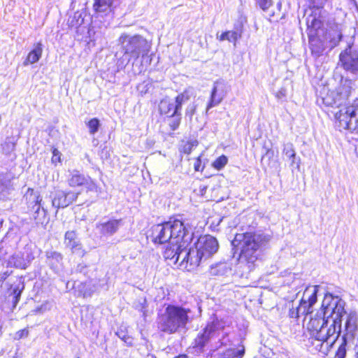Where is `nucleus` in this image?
<instances>
[{"instance_id":"nucleus-32","label":"nucleus","mask_w":358,"mask_h":358,"mask_svg":"<svg viewBox=\"0 0 358 358\" xmlns=\"http://www.w3.org/2000/svg\"><path fill=\"white\" fill-rule=\"evenodd\" d=\"M227 270V264L225 263H217L215 265L210 266V272L212 275H222L224 274Z\"/></svg>"},{"instance_id":"nucleus-34","label":"nucleus","mask_w":358,"mask_h":358,"mask_svg":"<svg viewBox=\"0 0 358 358\" xmlns=\"http://www.w3.org/2000/svg\"><path fill=\"white\" fill-rule=\"evenodd\" d=\"M87 124L89 127L90 133L91 134H94L96 132H97L100 126L99 120L97 118H93L90 120Z\"/></svg>"},{"instance_id":"nucleus-24","label":"nucleus","mask_w":358,"mask_h":358,"mask_svg":"<svg viewBox=\"0 0 358 358\" xmlns=\"http://www.w3.org/2000/svg\"><path fill=\"white\" fill-rule=\"evenodd\" d=\"M43 52V45L41 42L37 43L34 48L28 54L26 60L24 62V65L27 66L29 64H34L39 60Z\"/></svg>"},{"instance_id":"nucleus-4","label":"nucleus","mask_w":358,"mask_h":358,"mask_svg":"<svg viewBox=\"0 0 358 358\" xmlns=\"http://www.w3.org/2000/svg\"><path fill=\"white\" fill-rule=\"evenodd\" d=\"M358 315L350 310L345 315L342 327L343 343L339 346L335 358H358Z\"/></svg>"},{"instance_id":"nucleus-45","label":"nucleus","mask_w":358,"mask_h":358,"mask_svg":"<svg viewBox=\"0 0 358 358\" xmlns=\"http://www.w3.org/2000/svg\"><path fill=\"white\" fill-rule=\"evenodd\" d=\"M289 315L292 318H298V317H299V313H296V308H294V306H292L289 309Z\"/></svg>"},{"instance_id":"nucleus-21","label":"nucleus","mask_w":358,"mask_h":358,"mask_svg":"<svg viewBox=\"0 0 358 358\" xmlns=\"http://www.w3.org/2000/svg\"><path fill=\"white\" fill-rule=\"evenodd\" d=\"M206 259L201 255V253L198 250V248L194 245V248H190L188 250V262L190 266H198Z\"/></svg>"},{"instance_id":"nucleus-33","label":"nucleus","mask_w":358,"mask_h":358,"mask_svg":"<svg viewBox=\"0 0 358 358\" xmlns=\"http://www.w3.org/2000/svg\"><path fill=\"white\" fill-rule=\"evenodd\" d=\"M227 157L222 155L213 162V166L217 170H221L225 166V165L227 164Z\"/></svg>"},{"instance_id":"nucleus-47","label":"nucleus","mask_w":358,"mask_h":358,"mask_svg":"<svg viewBox=\"0 0 358 358\" xmlns=\"http://www.w3.org/2000/svg\"><path fill=\"white\" fill-rule=\"evenodd\" d=\"M200 164H201V160H200V159L198 158L196 163L194 164V169L196 171H199Z\"/></svg>"},{"instance_id":"nucleus-29","label":"nucleus","mask_w":358,"mask_h":358,"mask_svg":"<svg viewBox=\"0 0 358 358\" xmlns=\"http://www.w3.org/2000/svg\"><path fill=\"white\" fill-rule=\"evenodd\" d=\"M308 33H314L316 35V31L321 27V21L315 16L309 15L306 18Z\"/></svg>"},{"instance_id":"nucleus-22","label":"nucleus","mask_w":358,"mask_h":358,"mask_svg":"<svg viewBox=\"0 0 358 358\" xmlns=\"http://www.w3.org/2000/svg\"><path fill=\"white\" fill-rule=\"evenodd\" d=\"M46 257L48 263L51 268L55 271L59 270L63 259L62 255L55 251H50L46 252Z\"/></svg>"},{"instance_id":"nucleus-5","label":"nucleus","mask_w":358,"mask_h":358,"mask_svg":"<svg viewBox=\"0 0 358 358\" xmlns=\"http://www.w3.org/2000/svg\"><path fill=\"white\" fill-rule=\"evenodd\" d=\"M190 313L189 308L169 304L158 316V328L161 331L169 334L180 332L186 329L187 324L191 321Z\"/></svg>"},{"instance_id":"nucleus-3","label":"nucleus","mask_w":358,"mask_h":358,"mask_svg":"<svg viewBox=\"0 0 358 358\" xmlns=\"http://www.w3.org/2000/svg\"><path fill=\"white\" fill-rule=\"evenodd\" d=\"M268 241V238L264 235L244 233L236 234L231 244L241 250V262L245 264L248 270L252 271L259 259L262 247Z\"/></svg>"},{"instance_id":"nucleus-14","label":"nucleus","mask_w":358,"mask_h":358,"mask_svg":"<svg viewBox=\"0 0 358 358\" xmlns=\"http://www.w3.org/2000/svg\"><path fill=\"white\" fill-rule=\"evenodd\" d=\"M68 183L72 187L87 186L90 189L94 186V182L89 178H86L76 170H73L70 173Z\"/></svg>"},{"instance_id":"nucleus-2","label":"nucleus","mask_w":358,"mask_h":358,"mask_svg":"<svg viewBox=\"0 0 358 358\" xmlns=\"http://www.w3.org/2000/svg\"><path fill=\"white\" fill-rule=\"evenodd\" d=\"M355 87L354 81L345 79L336 92H331L323 98V103L333 108L330 112L340 131H358V99L355 100L352 105L347 106V101L355 90Z\"/></svg>"},{"instance_id":"nucleus-17","label":"nucleus","mask_w":358,"mask_h":358,"mask_svg":"<svg viewBox=\"0 0 358 358\" xmlns=\"http://www.w3.org/2000/svg\"><path fill=\"white\" fill-rule=\"evenodd\" d=\"M30 263L29 256L24 257V254L22 252H15L8 260V266L15 267L21 269H25Z\"/></svg>"},{"instance_id":"nucleus-37","label":"nucleus","mask_w":358,"mask_h":358,"mask_svg":"<svg viewBox=\"0 0 358 358\" xmlns=\"http://www.w3.org/2000/svg\"><path fill=\"white\" fill-rule=\"evenodd\" d=\"M3 150L6 152V153H10L13 151L15 150V143L10 139H8L3 146Z\"/></svg>"},{"instance_id":"nucleus-19","label":"nucleus","mask_w":358,"mask_h":358,"mask_svg":"<svg viewBox=\"0 0 358 358\" xmlns=\"http://www.w3.org/2000/svg\"><path fill=\"white\" fill-rule=\"evenodd\" d=\"M308 36L312 54L316 57H320L325 49L322 41L314 35V33H308Z\"/></svg>"},{"instance_id":"nucleus-41","label":"nucleus","mask_w":358,"mask_h":358,"mask_svg":"<svg viewBox=\"0 0 358 358\" xmlns=\"http://www.w3.org/2000/svg\"><path fill=\"white\" fill-rule=\"evenodd\" d=\"M78 194L79 193H76L73 192H65V196H66L68 206L72 203L77 199Z\"/></svg>"},{"instance_id":"nucleus-28","label":"nucleus","mask_w":358,"mask_h":358,"mask_svg":"<svg viewBox=\"0 0 358 358\" xmlns=\"http://www.w3.org/2000/svg\"><path fill=\"white\" fill-rule=\"evenodd\" d=\"M245 353L244 347L230 348L221 353L219 358H242Z\"/></svg>"},{"instance_id":"nucleus-27","label":"nucleus","mask_w":358,"mask_h":358,"mask_svg":"<svg viewBox=\"0 0 358 358\" xmlns=\"http://www.w3.org/2000/svg\"><path fill=\"white\" fill-rule=\"evenodd\" d=\"M52 205L57 209L68 206L64 191L57 190L55 192V196L52 200Z\"/></svg>"},{"instance_id":"nucleus-13","label":"nucleus","mask_w":358,"mask_h":358,"mask_svg":"<svg viewBox=\"0 0 358 358\" xmlns=\"http://www.w3.org/2000/svg\"><path fill=\"white\" fill-rule=\"evenodd\" d=\"M168 222L152 227V236L155 243L159 244L167 243L171 240L172 234Z\"/></svg>"},{"instance_id":"nucleus-9","label":"nucleus","mask_w":358,"mask_h":358,"mask_svg":"<svg viewBox=\"0 0 358 358\" xmlns=\"http://www.w3.org/2000/svg\"><path fill=\"white\" fill-rule=\"evenodd\" d=\"M339 61L346 71L358 76V50L348 46L341 52Z\"/></svg>"},{"instance_id":"nucleus-6","label":"nucleus","mask_w":358,"mask_h":358,"mask_svg":"<svg viewBox=\"0 0 358 358\" xmlns=\"http://www.w3.org/2000/svg\"><path fill=\"white\" fill-rule=\"evenodd\" d=\"M118 44L126 55L137 59L141 55L143 57L150 50V45L148 41L139 34L130 35L123 33L118 38Z\"/></svg>"},{"instance_id":"nucleus-26","label":"nucleus","mask_w":358,"mask_h":358,"mask_svg":"<svg viewBox=\"0 0 358 358\" xmlns=\"http://www.w3.org/2000/svg\"><path fill=\"white\" fill-rule=\"evenodd\" d=\"M113 0H94L93 8L96 13H108L111 11Z\"/></svg>"},{"instance_id":"nucleus-40","label":"nucleus","mask_w":358,"mask_h":358,"mask_svg":"<svg viewBox=\"0 0 358 358\" xmlns=\"http://www.w3.org/2000/svg\"><path fill=\"white\" fill-rule=\"evenodd\" d=\"M263 10H266L272 5V0H255Z\"/></svg>"},{"instance_id":"nucleus-48","label":"nucleus","mask_w":358,"mask_h":358,"mask_svg":"<svg viewBox=\"0 0 358 358\" xmlns=\"http://www.w3.org/2000/svg\"><path fill=\"white\" fill-rule=\"evenodd\" d=\"M2 223H3V221L2 220H0V227H1L2 225Z\"/></svg>"},{"instance_id":"nucleus-23","label":"nucleus","mask_w":358,"mask_h":358,"mask_svg":"<svg viewBox=\"0 0 358 358\" xmlns=\"http://www.w3.org/2000/svg\"><path fill=\"white\" fill-rule=\"evenodd\" d=\"M175 106L173 100L164 99L159 105V109L162 114L166 115L168 117H173V115H178V113H175Z\"/></svg>"},{"instance_id":"nucleus-38","label":"nucleus","mask_w":358,"mask_h":358,"mask_svg":"<svg viewBox=\"0 0 358 358\" xmlns=\"http://www.w3.org/2000/svg\"><path fill=\"white\" fill-rule=\"evenodd\" d=\"M176 251V248L174 247L172 248H167L164 251V257L166 259H175L176 260V255H174L175 252Z\"/></svg>"},{"instance_id":"nucleus-7","label":"nucleus","mask_w":358,"mask_h":358,"mask_svg":"<svg viewBox=\"0 0 358 358\" xmlns=\"http://www.w3.org/2000/svg\"><path fill=\"white\" fill-rule=\"evenodd\" d=\"M318 289V285L309 286L306 287L303 292V297L299 305L296 307V313H299V317L305 316L304 321L308 320L309 316L313 313L312 308L317 301Z\"/></svg>"},{"instance_id":"nucleus-8","label":"nucleus","mask_w":358,"mask_h":358,"mask_svg":"<svg viewBox=\"0 0 358 358\" xmlns=\"http://www.w3.org/2000/svg\"><path fill=\"white\" fill-rule=\"evenodd\" d=\"M171 228L172 238L171 240L176 239V244H178L179 241L185 244L192 240V228L179 220L168 222Z\"/></svg>"},{"instance_id":"nucleus-1","label":"nucleus","mask_w":358,"mask_h":358,"mask_svg":"<svg viewBox=\"0 0 358 358\" xmlns=\"http://www.w3.org/2000/svg\"><path fill=\"white\" fill-rule=\"evenodd\" d=\"M345 302L338 296L327 293L324 295L322 308L323 313H313L309 316L306 328L312 338L324 343L327 346L332 345L342 333L345 315L348 312L345 310Z\"/></svg>"},{"instance_id":"nucleus-12","label":"nucleus","mask_w":358,"mask_h":358,"mask_svg":"<svg viewBox=\"0 0 358 358\" xmlns=\"http://www.w3.org/2000/svg\"><path fill=\"white\" fill-rule=\"evenodd\" d=\"M227 92L228 87L224 81L217 80L215 82L209 101L207 104L206 112H208L211 108L218 106L227 95Z\"/></svg>"},{"instance_id":"nucleus-49","label":"nucleus","mask_w":358,"mask_h":358,"mask_svg":"<svg viewBox=\"0 0 358 358\" xmlns=\"http://www.w3.org/2000/svg\"><path fill=\"white\" fill-rule=\"evenodd\" d=\"M76 358H80V357H76Z\"/></svg>"},{"instance_id":"nucleus-44","label":"nucleus","mask_w":358,"mask_h":358,"mask_svg":"<svg viewBox=\"0 0 358 358\" xmlns=\"http://www.w3.org/2000/svg\"><path fill=\"white\" fill-rule=\"evenodd\" d=\"M287 95V91L285 88H281L277 93H276V97L278 99H282L286 97Z\"/></svg>"},{"instance_id":"nucleus-20","label":"nucleus","mask_w":358,"mask_h":358,"mask_svg":"<svg viewBox=\"0 0 358 358\" xmlns=\"http://www.w3.org/2000/svg\"><path fill=\"white\" fill-rule=\"evenodd\" d=\"M64 244L73 252H77L82 249L81 243L74 231H68L65 234Z\"/></svg>"},{"instance_id":"nucleus-31","label":"nucleus","mask_w":358,"mask_h":358,"mask_svg":"<svg viewBox=\"0 0 358 358\" xmlns=\"http://www.w3.org/2000/svg\"><path fill=\"white\" fill-rule=\"evenodd\" d=\"M189 97L185 93L180 94L176 98V100L173 101L176 106H175V113H180V110L182 108V105L187 102L189 100Z\"/></svg>"},{"instance_id":"nucleus-25","label":"nucleus","mask_w":358,"mask_h":358,"mask_svg":"<svg viewBox=\"0 0 358 358\" xmlns=\"http://www.w3.org/2000/svg\"><path fill=\"white\" fill-rule=\"evenodd\" d=\"M242 31L240 29H236L235 31H228L222 33L217 38L220 41H228L233 42L236 45V42L241 37Z\"/></svg>"},{"instance_id":"nucleus-35","label":"nucleus","mask_w":358,"mask_h":358,"mask_svg":"<svg viewBox=\"0 0 358 358\" xmlns=\"http://www.w3.org/2000/svg\"><path fill=\"white\" fill-rule=\"evenodd\" d=\"M180 115V113L178 112V115H173V117H170L171 120H170L169 124L173 131H175L178 128L181 121Z\"/></svg>"},{"instance_id":"nucleus-10","label":"nucleus","mask_w":358,"mask_h":358,"mask_svg":"<svg viewBox=\"0 0 358 358\" xmlns=\"http://www.w3.org/2000/svg\"><path fill=\"white\" fill-rule=\"evenodd\" d=\"M194 245L206 260L216 253L219 248L217 239L210 235L200 236Z\"/></svg>"},{"instance_id":"nucleus-30","label":"nucleus","mask_w":358,"mask_h":358,"mask_svg":"<svg viewBox=\"0 0 358 358\" xmlns=\"http://www.w3.org/2000/svg\"><path fill=\"white\" fill-rule=\"evenodd\" d=\"M176 255V262L181 260V263L188 262V250L185 247V244L180 243L179 245L176 246V251L174 253Z\"/></svg>"},{"instance_id":"nucleus-43","label":"nucleus","mask_w":358,"mask_h":358,"mask_svg":"<svg viewBox=\"0 0 358 358\" xmlns=\"http://www.w3.org/2000/svg\"><path fill=\"white\" fill-rule=\"evenodd\" d=\"M29 335V331L27 329H24L17 331L15 334V339H21L22 338H26Z\"/></svg>"},{"instance_id":"nucleus-15","label":"nucleus","mask_w":358,"mask_h":358,"mask_svg":"<svg viewBox=\"0 0 358 358\" xmlns=\"http://www.w3.org/2000/svg\"><path fill=\"white\" fill-rule=\"evenodd\" d=\"M121 225L122 220H110L106 222L97 224L96 228L101 235L109 236L116 233Z\"/></svg>"},{"instance_id":"nucleus-42","label":"nucleus","mask_w":358,"mask_h":358,"mask_svg":"<svg viewBox=\"0 0 358 358\" xmlns=\"http://www.w3.org/2000/svg\"><path fill=\"white\" fill-rule=\"evenodd\" d=\"M60 161L61 153L57 149L55 148L52 151V162L53 164H57V162H60Z\"/></svg>"},{"instance_id":"nucleus-16","label":"nucleus","mask_w":358,"mask_h":358,"mask_svg":"<svg viewBox=\"0 0 358 358\" xmlns=\"http://www.w3.org/2000/svg\"><path fill=\"white\" fill-rule=\"evenodd\" d=\"M33 199L34 202L33 206V210H34V219L37 224H43L47 220V213L41 206L42 199L39 194H34Z\"/></svg>"},{"instance_id":"nucleus-11","label":"nucleus","mask_w":358,"mask_h":358,"mask_svg":"<svg viewBox=\"0 0 358 358\" xmlns=\"http://www.w3.org/2000/svg\"><path fill=\"white\" fill-rule=\"evenodd\" d=\"M219 327L217 322L214 320L209 323L200 332L194 340V347L202 349L209 341L216 337L218 334Z\"/></svg>"},{"instance_id":"nucleus-46","label":"nucleus","mask_w":358,"mask_h":358,"mask_svg":"<svg viewBox=\"0 0 358 358\" xmlns=\"http://www.w3.org/2000/svg\"><path fill=\"white\" fill-rule=\"evenodd\" d=\"M20 294H21V291L17 290L16 289H15L13 290V294L15 295V298L16 299V301H17L18 299L20 298Z\"/></svg>"},{"instance_id":"nucleus-36","label":"nucleus","mask_w":358,"mask_h":358,"mask_svg":"<svg viewBox=\"0 0 358 358\" xmlns=\"http://www.w3.org/2000/svg\"><path fill=\"white\" fill-rule=\"evenodd\" d=\"M196 145H197L196 141H188L185 144L183 145L182 150L184 153L189 154L192 152V148Z\"/></svg>"},{"instance_id":"nucleus-18","label":"nucleus","mask_w":358,"mask_h":358,"mask_svg":"<svg viewBox=\"0 0 358 358\" xmlns=\"http://www.w3.org/2000/svg\"><path fill=\"white\" fill-rule=\"evenodd\" d=\"M283 155L290 160V167L292 169H300V159L296 158V151L294 145L292 143H287L284 145L282 150Z\"/></svg>"},{"instance_id":"nucleus-39","label":"nucleus","mask_w":358,"mask_h":358,"mask_svg":"<svg viewBox=\"0 0 358 358\" xmlns=\"http://www.w3.org/2000/svg\"><path fill=\"white\" fill-rule=\"evenodd\" d=\"M343 37V35L340 31H337L336 33V36L331 38L330 43H331V48H334L336 46L339 42L341 41V38Z\"/></svg>"}]
</instances>
